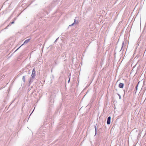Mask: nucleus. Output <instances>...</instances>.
<instances>
[{"mask_svg": "<svg viewBox=\"0 0 146 146\" xmlns=\"http://www.w3.org/2000/svg\"><path fill=\"white\" fill-rule=\"evenodd\" d=\"M70 77L69 79V80H68V83H69V82H70Z\"/></svg>", "mask_w": 146, "mask_h": 146, "instance_id": "9b49d317", "label": "nucleus"}, {"mask_svg": "<svg viewBox=\"0 0 146 146\" xmlns=\"http://www.w3.org/2000/svg\"><path fill=\"white\" fill-rule=\"evenodd\" d=\"M35 68H34L33 70L32 73L35 74Z\"/></svg>", "mask_w": 146, "mask_h": 146, "instance_id": "0eeeda50", "label": "nucleus"}, {"mask_svg": "<svg viewBox=\"0 0 146 146\" xmlns=\"http://www.w3.org/2000/svg\"><path fill=\"white\" fill-rule=\"evenodd\" d=\"M14 21H13L11 23V24H14Z\"/></svg>", "mask_w": 146, "mask_h": 146, "instance_id": "ddd939ff", "label": "nucleus"}, {"mask_svg": "<svg viewBox=\"0 0 146 146\" xmlns=\"http://www.w3.org/2000/svg\"><path fill=\"white\" fill-rule=\"evenodd\" d=\"M30 38L26 40L24 42V43L21 45L15 51L17 50L19 48H20L22 46H23L24 44L27 43L29 42L30 40Z\"/></svg>", "mask_w": 146, "mask_h": 146, "instance_id": "f257e3e1", "label": "nucleus"}, {"mask_svg": "<svg viewBox=\"0 0 146 146\" xmlns=\"http://www.w3.org/2000/svg\"><path fill=\"white\" fill-rule=\"evenodd\" d=\"M95 128H96V126H95Z\"/></svg>", "mask_w": 146, "mask_h": 146, "instance_id": "f3484780", "label": "nucleus"}, {"mask_svg": "<svg viewBox=\"0 0 146 146\" xmlns=\"http://www.w3.org/2000/svg\"><path fill=\"white\" fill-rule=\"evenodd\" d=\"M36 74L35 73H32V74L31 75V77H33V78H35V76Z\"/></svg>", "mask_w": 146, "mask_h": 146, "instance_id": "423d86ee", "label": "nucleus"}, {"mask_svg": "<svg viewBox=\"0 0 146 146\" xmlns=\"http://www.w3.org/2000/svg\"><path fill=\"white\" fill-rule=\"evenodd\" d=\"M58 38H57L56 40H55V42H56L57 40V39H58Z\"/></svg>", "mask_w": 146, "mask_h": 146, "instance_id": "f8f14e48", "label": "nucleus"}, {"mask_svg": "<svg viewBox=\"0 0 146 146\" xmlns=\"http://www.w3.org/2000/svg\"><path fill=\"white\" fill-rule=\"evenodd\" d=\"M74 22L71 25H69V26L71 27V26H73L74 25V24L75 23V24H77V23H78V21H76V19H74Z\"/></svg>", "mask_w": 146, "mask_h": 146, "instance_id": "7ed1b4c3", "label": "nucleus"}, {"mask_svg": "<svg viewBox=\"0 0 146 146\" xmlns=\"http://www.w3.org/2000/svg\"><path fill=\"white\" fill-rule=\"evenodd\" d=\"M118 95L119 96V99H120L121 98V96L119 94H118Z\"/></svg>", "mask_w": 146, "mask_h": 146, "instance_id": "9d476101", "label": "nucleus"}, {"mask_svg": "<svg viewBox=\"0 0 146 146\" xmlns=\"http://www.w3.org/2000/svg\"><path fill=\"white\" fill-rule=\"evenodd\" d=\"M111 117L110 116L108 117L107 123L108 124H110V120Z\"/></svg>", "mask_w": 146, "mask_h": 146, "instance_id": "f03ea898", "label": "nucleus"}, {"mask_svg": "<svg viewBox=\"0 0 146 146\" xmlns=\"http://www.w3.org/2000/svg\"><path fill=\"white\" fill-rule=\"evenodd\" d=\"M35 78H33L32 77H31L30 78L29 81V84L30 85L31 83H32L33 81V79Z\"/></svg>", "mask_w": 146, "mask_h": 146, "instance_id": "20e7f679", "label": "nucleus"}, {"mask_svg": "<svg viewBox=\"0 0 146 146\" xmlns=\"http://www.w3.org/2000/svg\"><path fill=\"white\" fill-rule=\"evenodd\" d=\"M124 86V84L122 83H121L119 84V87L121 88H123Z\"/></svg>", "mask_w": 146, "mask_h": 146, "instance_id": "39448f33", "label": "nucleus"}, {"mask_svg": "<svg viewBox=\"0 0 146 146\" xmlns=\"http://www.w3.org/2000/svg\"><path fill=\"white\" fill-rule=\"evenodd\" d=\"M145 84V81H144L143 82V84L144 85Z\"/></svg>", "mask_w": 146, "mask_h": 146, "instance_id": "dca6fc26", "label": "nucleus"}, {"mask_svg": "<svg viewBox=\"0 0 146 146\" xmlns=\"http://www.w3.org/2000/svg\"><path fill=\"white\" fill-rule=\"evenodd\" d=\"M22 80H23L24 82L25 81V76H23L22 78Z\"/></svg>", "mask_w": 146, "mask_h": 146, "instance_id": "6e6552de", "label": "nucleus"}, {"mask_svg": "<svg viewBox=\"0 0 146 146\" xmlns=\"http://www.w3.org/2000/svg\"><path fill=\"white\" fill-rule=\"evenodd\" d=\"M96 128H95V131H96Z\"/></svg>", "mask_w": 146, "mask_h": 146, "instance_id": "2eb2a0df", "label": "nucleus"}, {"mask_svg": "<svg viewBox=\"0 0 146 146\" xmlns=\"http://www.w3.org/2000/svg\"><path fill=\"white\" fill-rule=\"evenodd\" d=\"M9 24L7 25V27L5 29L7 28V27H9Z\"/></svg>", "mask_w": 146, "mask_h": 146, "instance_id": "4468645a", "label": "nucleus"}, {"mask_svg": "<svg viewBox=\"0 0 146 146\" xmlns=\"http://www.w3.org/2000/svg\"><path fill=\"white\" fill-rule=\"evenodd\" d=\"M138 85L136 86V87H135V93H136L137 91V87H138Z\"/></svg>", "mask_w": 146, "mask_h": 146, "instance_id": "1a4fd4ad", "label": "nucleus"}]
</instances>
